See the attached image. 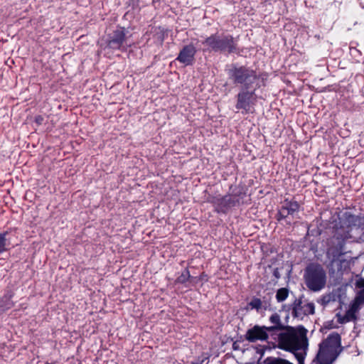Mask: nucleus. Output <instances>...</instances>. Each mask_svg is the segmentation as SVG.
<instances>
[{
  "instance_id": "obj_1",
  "label": "nucleus",
  "mask_w": 364,
  "mask_h": 364,
  "mask_svg": "<svg viewBox=\"0 0 364 364\" xmlns=\"http://www.w3.org/2000/svg\"><path fill=\"white\" fill-rule=\"evenodd\" d=\"M328 230L330 235L323 245L326 257L334 262L346 254L347 244L364 243V213L341 212L330 221Z\"/></svg>"
},
{
  "instance_id": "obj_2",
  "label": "nucleus",
  "mask_w": 364,
  "mask_h": 364,
  "mask_svg": "<svg viewBox=\"0 0 364 364\" xmlns=\"http://www.w3.org/2000/svg\"><path fill=\"white\" fill-rule=\"evenodd\" d=\"M307 330L303 326L292 327L288 326L273 338L277 342L279 349L295 353L308 350Z\"/></svg>"
},
{
  "instance_id": "obj_3",
  "label": "nucleus",
  "mask_w": 364,
  "mask_h": 364,
  "mask_svg": "<svg viewBox=\"0 0 364 364\" xmlns=\"http://www.w3.org/2000/svg\"><path fill=\"white\" fill-rule=\"evenodd\" d=\"M247 190L241 184H232L229 186L228 193L224 196L209 195L206 202L213 207L214 212L218 214H228L235 207L240 206L245 203Z\"/></svg>"
},
{
  "instance_id": "obj_4",
  "label": "nucleus",
  "mask_w": 364,
  "mask_h": 364,
  "mask_svg": "<svg viewBox=\"0 0 364 364\" xmlns=\"http://www.w3.org/2000/svg\"><path fill=\"white\" fill-rule=\"evenodd\" d=\"M226 72L229 80L240 89H259L265 85L264 75L247 65L232 63Z\"/></svg>"
},
{
  "instance_id": "obj_5",
  "label": "nucleus",
  "mask_w": 364,
  "mask_h": 364,
  "mask_svg": "<svg viewBox=\"0 0 364 364\" xmlns=\"http://www.w3.org/2000/svg\"><path fill=\"white\" fill-rule=\"evenodd\" d=\"M341 337L338 333H330L318 346V350L314 359L315 364H332L342 352Z\"/></svg>"
},
{
  "instance_id": "obj_6",
  "label": "nucleus",
  "mask_w": 364,
  "mask_h": 364,
  "mask_svg": "<svg viewBox=\"0 0 364 364\" xmlns=\"http://www.w3.org/2000/svg\"><path fill=\"white\" fill-rule=\"evenodd\" d=\"M202 43L208 47L210 52L220 53L225 55L240 53L237 39L228 33L211 34Z\"/></svg>"
},
{
  "instance_id": "obj_7",
  "label": "nucleus",
  "mask_w": 364,
  "mask_h": 364,
  "mask_svg": "<svg viewBox=\"0 0 364 364\" xmlns=\"http://www.w3.org/2000/svg\"><path fill=\"white\" fill-rule=\"evenodd\" d=\"M304 279L310 291L317 292L326 286V272L320 264L311 263L304 269Z\"/></svg>"
},
{
  "instance_id": "obj_8",
  "label": "nucleus",
  "mask_w": 364,
  "mask_h": 364,
  "mask_svg": "<svg viewBox=\"0 0 364 364\" xmlns=\"http://www.w3.org/2000/svg\"><path fill=\"white\" fill-rule=\"evenodd\" d=\"M258 89H240L235 95V108L243 114L252 113L257 102L256 91Z\"/></svg>"
},
{
  "instance_id": "obj_9",
  "label": "nucleus",
  "mask_w": 364,
  "mask_h": 364,
  "mask_svg": "<svg viewBox=\"0 0 364 364\" xmlns=\"http://www.w3.org/2000/svg\"><path fill=\"white\" fill-rule=\"evenodd\" d=\"M282 309L289 311L294 318H303L305 316L312 315L315 313V306L312 302L302 304L301 297L296 298L290 305H283Z\"/></svg>"
},
{
  "instance_id": "obj_10",
  "label": "nucleus",
  "mask_w": 364,
  "mask_h": 364,
  "mask_svg": "<svg viewBox=\"0 0 364 364\" xmlns=\"http://www.w3.org/2000/svg\"><path fill=\"white\" fill-rule=\"evenodd\" d=\"M130 43L126 36L124 28H117L112 33L107 40V48L112 50L123 49Z\"/></svg>"
},
{
  "instance_id": "obj_11",
  "label": "nucleus",
  "mask_w": 364,
  "mask_h": 364,
  "mask_svg": "<svg viewBox=\"0 0 364 364\" xmlns=\"http://www.w3.org/2000/svg\"><path fill=\"white\" fill-rule=\"evenodd\" d=\"M270 337V333L266 326L255 325L249 328L245 335V338L250 343L267 341Z\"/></svg>"
},
{
  "instance_id": "obj_12",
  "label": "nucleus",
  "mask_w": 364,
  "mask_h": 364,
  "mask_svg": "<svg viewBox=\"0 0 364 364\" xmlns=\"http://www.w3.org/2000/svg\"><path fill=\"white\" fill-rule=\"evenodd\" d=\"M299 208L300 205L297 201L286 198L276 214V219L279 222L289 215H294L295 213L299 212Z\"/></svg>"
},
{
  "instance_id": "obj_13",
  "label": "nucleus",
  "mask_w": 364,
  "mask_h": 364,
  "mask_svg": "<svg viewBox=\"0 0 364 364\" xmlns=\"http://www.w3.org/2000/svg\"><path fill=\"white\" fill-rule=\"evenodd\" d=\"M196 53L197 49L191 43L182 48L176 60L185 65H191L194 62Z\"/></svg>"
},
{
  "instance_id": "obj_14",
  "label": "nucleus",
  "mask_w": 364,
  "mask_h": 364,
  "mask_svg": "<svg viewBox=\"0 0 364 364\" xmlns=\"http://www.w3.org/2000/svg\"><path fill=\"white\" fill-rule=\"evenodd\" d=\"M355 288L359 289L354 299L351 303V310L358 311L362 306H364V278H360L355 281Z\"/></svg>"
},
{
  "instance_id": "obj_15",
  "label": "nucleus",
  "mask_w": 364,
  "mask_h": 364,
  "mask_svg": "<svg viewBox=\"0 0 364 364\" xmlns=\"http://www.w3.org/2000/svg\"><path fill=\"white\" fill-rule=\"evenodd\" d=\"M269 320L272 326H267V328L270 333V337L272 338H276L277 333L288 326L282 323L280 316L277 313L272 314Z\"/></svg>"
},
{
  "instance_id": "obj_16",
  "label": "nucleus",
  "mask_w": 364,
  "mask_h": 364,
  "mask_svg": "<svg viewBox=\"0 0 364 364\" xmlns=\"http://www.w3.org/2000/svg\"><path fill=\"white\" fill-rule=\"evenodd\" d=\"M355 312L351 310V309L348 311L344 316H342L339 314L336 315L338 318V321L339 323H346L355 318Z\"/></svg>"
},
{
  "instance_id": "obj_17",
  "label": "nucleus",
  "mask_w": 364,
  "mask_h": 364,
  "mask_svg": "<svg viewBox=\"0 0 364 364\" xmlns=\"http://www.w3.org/2000/svg\"><path fill=\"white\" fill-rule=\"evenodd\" d=\"M8 234L7 231L0 232V253L6 251L7 247L10 245L7 239Z\"/></svg>"
},
{
  "instance_id": "obj_18",
  "label": "nucleus",
  "mask_w": 364,
  "mask_h": 364,
  "mask_svg": "<svg viewBox=\"0 0 364 364\" xmlns=\"http://www.w3.org/2000/svg\"><path fill=\"white\" fill-rule=\"evenodd\" d=\"M193 277H191L190 274V272L188 268H186L179 275L176 279V283L182 284H184L188 282L189 279H193Z\"/></svg>"
},
{
  "instance_id": "obj_19",
  "label": "nucleus",
  "mask_w": 364,
  "mask_h": 364,
  "mask_svg": "<svg viewBox=\"0 0 364 364\" xmlns=\"http://www.w3.org/2000/svg\"><path fill=\"white\" fill-rule=\"evenodd\" d=\"M289 296V289L287 288H280L277 291L276 299L278 302L285 301Z\"/></svg>"
},
{
  "instance_id": "obj_20",
  "label": "nucleus",
  "mask_w": 364,
  "mask_h": 364,
  "mask_svg": "<svg viewBox=\"0 0 364 364\" xmlns=\"http://www.w3.org/2000/svg\"><path fill=\"white\" fill-rule=\"evenodd\" d=\"M248 306L251 309H256L258 312L262 308V303L260 299L253 297L252 299L248 303Z\"/></svg>"
},
{
  "instance_id": "obj_21",
  "label": "nucleus",
  "mask_w": 364,
  "mask_h": 364,
  "mask_svg": "<svg viewBox=\"0 0 364 364\" xmlns=\"http://www.w3.org/2000/svg\"><path fill=\"white\" fill-rule=\"evenodd\" d=\"M306 351L307 350H303L301 351V353H295L294 357L298 361V364H304V360L306 356Z\"/></svg>"
},
{
  "instance_id": "obj_22",
  "label": "nucleus",
  "mask_w": 364,
  "mask_h": 364,
  "mask_svg": "<svg viewBox=\"0 0 364 364\" xmlns=\"http://www.w3.org/2000/svg\"><path fill=\"white\" fill-rule=\"evenodd\" d=\"M209 363V356L208 355H202L201 357H198L197 360L193 364H208Z\"/></svg>"
},
{
  "instance_id": "obj_23",
  "label": "nucleus",
  "mask_w": 364,
  "mask_h": 364,
  "mask_svg": "<svg viewBox=\"0 0 364 364\" xmlns=\"http://www.w3.org/2000/svg\"><path fill=\"white\" fill-rule=\"evenodd\" d=\"M272 274L275 277V279H279L281 277L279 268H274Z\"/></svg>"
},
{
  "instance_id": "obj_24",
  "label": "nucleus",
  "mask_w": 364,
  "mask_h": 364,
  "mask_svg": "<svg viewBox=\"0 0 364 364\" xmlns=\"http://www.w3.org/2000/svg\"><path fill=\"white\" fill-rule=\"evenodd\" d=\"M43 117L41 116H37L36 117V122L38 123V124H41L42 122H43Z\"/></svg>"
},
{
  "instance_id": "obj_25",
  "label": "nucleus",
  "mask_w": 364,
  "mask_h": 364,
  "mask_svg": "<svg viewBox=\"0 0 364 364\" xmlns=\"http://www.w3.org/2000/svg\"><path fill=\"white\" fill-rule=\"evenodd\" d=\"M203 278H204V274L203 273L198 278L194 277V278H193V279L198 281V280H200V279H203Z\"/></svg>"
}]
</instances>
